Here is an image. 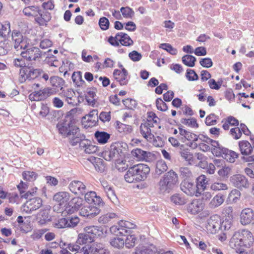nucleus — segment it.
Masks as SVG:
<instances>
[{"label": "nucleus", "mask_w": 254, "mask_h": 254, "mask_svg": "<svg viewBox=\"0 0 254 254\" xmlns=\"http://www.w3.org/2000/svg\"><path fill=\"white\" fill-rule=\"evenodd\" d=\"M254 239L253 234L249 230L243 229L234 233L231 239L230 245L241 254L244 248H249L253 244Z\"/></svg>", "instance_id": "obj_1"}, {"label": "nucleus", "mask_w": 254, "mask_h": 254, "mask_svg": "<svg viewBox=\"0 0 254 254\" xmlns=\"http://www.w3.org/2000/svg\"><path fill=\"white\" fill-rule=\"evenodd\" d=\"M149 172L150 168L148 165L139 164L129 168L125 175V179L129 183L143 181Z\"/></svg>", "instance_id": "obj_2"}, {"label": "nucleus", "mask_w": 254, "mask_h": 254, "mask_svg": "<svg viewBox=\"0 0 254 254\" xmlns=\"http://www.w3.org/2000/svg\"><path fill=\"white\" fill-rule=\"evenodd\" d=\"M57 127L60 134L70 139L71 143L73 138L81 135L79 128L72 122L70 117H66L64 120L59 122L57 125Z\"/></svg>", "instance_id": "obj_3"}, {"label": "nucleus", "mask_w": 254, "mask_h": 254, "mask_svg": "<svg viewBox=\"0 0 254 254\" xmlns=\"http://www.w3.org/2000/svg\"><path fill=\"white\" fill-rule=\"evenodd\" d=\"M177 182V174L173 170L169 171L159 181V191L161 193H169Z\"/></svg>", "instance_id": "obj_4"}, {"label": "nucleus", "mask_w": 254, "mask_h": 254, "mask_svg": "<svg viewBox=\"0 0 254 254\" xmlns=\"http://www.w3.org/2000/svg\"><path fill=\"white\" fill-rule=\"evenodd\" d=\"M85 137L82 134L74 137L71 141L72 145H75L79 143L80 148L87 154H94L98 152V147L92 144L89 140L85 139Z\"/></svg>", "instance_id": "obj_5"}, {"label": "nucleus", "mask_w": 254, "mask_h": 254, "mask_svg": "<svg viewBox=\"0 0 254 254\" xmlns=\"http://www.w3.org/2000/svg\"><path fill=\"white\" fill-rule=\"evenodd\" d=\"M46 53L42 52L38 47L27 46L25 49L20 52L22 58L28 61H38Z\"/></svg>", "instance_id": "obj_6"}, {"label": "nucleus", "mask_w": 254, "mask_h": 254, "mask_svg": "<svg viewBox=\"0 0 254 254\" xmlns=\"http://www.w3.org/2000/svg\"><path fill=\"white\" fill-rule=\"evenodd\" d=\"M43 72L42 69L40 68L34 69L31 67L24 66L20 69V82H23L26 80H32L36 78Z\"/></svg>", "instance_id": "obj_7"}, {"label": "nucleus", "mask_w": 254, "mask_h": 254, "mask_svg": "<svg viewBox=\"0 0 254 254\" xmlns=\"http://www.w3.org/2000/svg\"><path fill=\"white\" fill-rule=\"evenodd\" d=\"M12 42L14 48L17 51L25 49L29 44L26 37H23L22 34L17 31H13L12 33Z\"/></svg>", "instance_id": "obj_8"}, {"label": "nucleus", "mask_w": 254, "mask_h": 254, "mask_svg": "<svg viewBox=\"0 0 254 254\" xmlns=\"http://www.w3.org/2000/svg\"><path fill=\"white\" fill-rule=\"evenodd\" d=\"M122 149L118 143L112 144L108 150L102 152V156L106 160L111 161L114 159H118L120 156Z\"/></svg>", "instance_id": "obj_9"}, {"label": "nucleus", "mask_w": 254, "mask_h": 254, "mask_svg": "<svg viewBox=\"0 0 254 254\" xmlns=\"http://www.w3.org/2000/svg\"><path fill=\"white\" fill-rule=\"evenodd\" d=\"M55 94V91L52 88H45L43 90L34 91L29 95V99L31 101H39L44 100L48 97Z\"/></svg>", "instance_id": "obj_10"}, {"label": "nucleus", "mask_w": 254, "mask_h": 254, "mask_svg": "<svg viewBox=\"0 0 254 254\" xmlns=\"http://www.w3.org/2000/svg\"><path fill=\"white\" fill-rule=\"evenodd\" d=\"M42 205V200L39 197H35L27 201L23 205V211L26 213H31L32 211L39 209Z\"/></svg>", "instance_id": "obj_11"}, {"label": "nucleus", "mask_w": 254, "mask_h": 254, "mask_svg": "<svg viewBox=\"0 0 254 254\" xmlns=\"http://www.w3.org/2000/svg\"><path fill=\"white\" fill-rule=\"evenodd\" d=\"M230 181L233 186L240 190L248 188L250 186L248 179L241 174L233 175L230 178Z\"/></svg>", "instance_id": "obj_12"}, {"label": "nucleus", "mask_w": 254, "mask_h": 254, "mask_svg": "<svg viewBox=\"0 0 254 254\" xmlns=\"http://www.w3.org/2000/svg\"><path fill=\"white\" fill-rule=\"evenodd\" d=\"M221 228V219L218 215H213L208 220L207 229L211 233H216Z\"/></svg>", "instance_id": "obj_13"}, {"label": "nucleus", "mask_w": 254, "mask_h": 254, "mask_svg": "<svg viewBox=\"0 0 254 254\" xmlns=\"http://www.w3.org/2000/svg\"><path fill=\"white\" fill-rule=\"evenodd\" d=\"M153 126V124L150 121L146 122L144 124H141L140 127V132L142 135L148 141L152 142L154 141L155 136L151 132L150 127Z\"/></svg>", "instance_id": "obj_14"}, {"label": "nucleus", "mask_w": 254, "mask_h": 254, "mask_svg": "<svg viewBox=\"0 0 254 254\" xmlns=\"http://www.w3.org/2000/svg\"><path fill=\"white\" fill-rule=\"evenodd\" d=\"M68 188L75 194H84L87 191L86 186L81 181H73L69 184Z\"/></svg>", "instance_id": "obj_15"}, {"label": "nucleus", "mask_w": 254, "mask_h": 254, "mask_svg": "<svg viewBox=\"0 0 254 254\" xmlns=\"http://www.w3.org/2000/svg\"><path fill=\"white\" fill-rule=\"evenodd\" d=\"M98 111L97 110H93L89 114L82 117V121L83 123L86 122L87 123V125H85V127H92L96 126L98 122Z\"/></svg>", "instance_id": "obj_16"}, {"label": "nucleus", "mask_w": 254, "mask_h": 254, "mask_svg": "<svg viewBox=\"0 0 254 254\" xmlns=\"http://www.w3.org/2000/svg\"><path fill=\"white\" fill-rule=\"evenodd\" d=\"M254 220V213L251 208L244 209L240 214V222L243 225L250 224Z\"/></svg>", "instance_id": "obj_17"}, {"label": "nucleus", "mask_w": 254, "mask_h": 254, "mask_svg": "<svg viewBox=\"0 0 254 254\" xmlns=\"http://www.w3.org/2000/svg\"><path fill=\"white\" fill-rule=\"evenodd\" d=\"M113 75L115 79L120 83L121 85L127 84L128 81V72L125 68H123L122 70L115 69Z\"/></svg>", "instance_id": "obj_18"}, {"label": "nucleus", "mask_w": 254, "mask_h": 254, "mask_svg": "<svg viewBox=\"0 0 254 254\" xmlns=\"http://www.w3.org/2000/svg\"><path fill=\"white\" fill-rule=\"evenodd\" d=\"M100 209L97 206H85L80 211L81 215L89 218H91L99 214Z\"/></svg>", "instance_id": "obj_19"}, {"label": "nucleus", "mask_w": 254, "mask_h": 254, "mask_svg": "<svg viewBox=\"0 0 254 254\" xmlns=\"http://www.w3.org/2000/svg\"><path fill=\"white\" fill-rule=\"evenodd\" d=\"M50 206H48L40 210L37 217L38 223L40 225H45L51 221V217L49 215Z\"/></svg>", "instance_id": "obj_20"}, {"label": "nucleus", "mask_w": 254, "mask_h": 254, "mask_svg": "<svg viewBox=\"0 0 254 254\" xmlns=\"http://www.w3.org/2000/svg\"><path fill=\"white\" fill-rule=\"evenodd\" d=\"M204 207V204L202 202V200L196 199L193 200L189 204L188 211L192 214H195L201 211Z\"/></svg>", "instance_id": "obj_21"}, {"label": "nucleus", "mask_w": 254, "mask_h": 254, "mask_svg": "<svg viewBox=\"0 0 254 254\" xmlns=\"http://www.w3.org/2000/svg\"><path fill=\"white\" fill-rule=\"evenodd\" d=\"M180 186L182 190L188 195H194L197 187L195 184L190 182L188 181L183 182Z\"/></svg>", "instance_id": "obj_22"}, {"label": "nucleus", "mask_w": 254, "mask_h": 254, "mask_svg": "<svg viewBox=\"0 0 254 254\" xmlns=\"http://www.w3.org/2000/svg\"><path fill=\"white\" fill-rule=\"evenodd\" d=\"M239 149L243 155L249 156L253 152V148L251 143L247 140L240 141L239 142Z\"/></svg>", "instance_id": "obj_23"}, {"label": "nucleus", "mask_w": 254, "mask_h": 254, "mask_svg": "<svg viewBox=\"0 0 254 254\" xmlns=\"http://www.w3.org/2000/svg\"><path fill=\"white\" fill-rule=\"evenodd\" d=\"M87 249L89 254H110L109 251L105 249L102 244H94Z\"/></svg>", "instance_id": "obj_24"}, {"label": "nucleus", "mask_w": 254, "mask_h": 254, "mask_svg": "<svg viewBox=\"0 0 254 254\" xmlns=\"http://www.w3.org/2000/svg\"><path fill=\"white\" fill-rule=\"evenodd\" d=\"M115 38L119 40V43L125 46H130L133 44L132 40L126 33L123 32L118 33Z\"/></svg>", "instance_id": "obj_25"}, {"label": "nucleus", "mask_w": 254, "mask_h": 254, "mask_svg": "<svg viewBox=\"0 0 254 254\" xmlns=\"http://www.w3.org/2000/svg\"><path fill=\"white\" fill-rule=\"evenodd\" d=\"M70 194L66 191H60L56 193L53 197V200L59 203L60 205H63L66 203L69 199Z\"/></svg>", "instance_id": "obj_26"}, {"label": "nucleus", "mask_w": 254, "mask_h": 254, "mask_svg": "<svg viewBox=\"0 0 254 254\" xmlns=\"http://www.w3.org/2000/svg\"><path fill=\"white\" fill-rule=\"evenodd\" d=\"M50 81L51 85L54 87L52 89L55 90V93L57 92V90H62L64 84V80L63 78L59 76H53L50 78Z\"/></svg>", "instance_id": "obj_27"}, {"label": "nucleus", "mask_w": 254, "mask_h": 254, "mask_svg": "<svg viewBox=\"0 0 254 254\" xmlns=\"http://www.w3.org/2000/svg\"><path fill=\"white\" fill-rule=\"evenodd\" d=\"M184 145H181L180 154L181 157L189 164H191L193 161V155L189 148H184Z\"/></svg>", "instance_id": "obj_28"}, {"label": "nucleus", "mask_w": 254, "mask_h": 254, "mask_svg": "<svg viewBox=\"0 0 254 254\" xmlns=\"http://www.w3.org/2000/svg\"><path fill=\"white\" fill-rule=\"evenodd\" d=\"M84 230L86 233L93 237V240L95 237L100 236L103 234L101 228L97 226H86L84 228Z\"/></svg>", "instance_id": "obj_29"}, {"label": "nucleus", "mask_w": 254, "mask_h": 254, "mask_svg": "<svg viewBox=\"0 0 254 254\" xmlns=\"http://www.w3.org/2000/svg\"><path fill=\"white\" fill-rule=\"evenodd\" d=\"M62 96L64 97L69 104L74 105L75 101V93L71 89L63 90L61 93Z\"/></svg>", "instance_id": "obj_30"}, {"label": "nucleus", "mask_w": 254, "mask_h": 254, "mask_svg": "<svg viewBox=\"0 0 254 254\" xmlns=\"http://www.w3.org/2000/svg\"><path fill=\"white\" fill-rule=\"evenodd\" d=\"M51 19V16L50 13L48 11H45L42 13L40 9V13H38V16L35 18V21L40 25H45Z\"/></svg>", "instance_id": "obj_31"}, {"label": "nucleus", "mask_w": 254, "mask_h": 254, "mask_svg": "<svg viewBox=\"0 0 254 254\" xmlns=\"http://www.w3.org/2000/svg\"><path fill=\"white\" fill-rule=\"evenodd\" d=\"M22 11L26 16H33L36 18L38 16V13H40V8L36 5L28 6L25 7Z\"/></svg>", "instance_id": "obj_32"}, {"label": "nucleus", "mask_w": 254, "mask_h": 254, "mask_svg": "<svg viewBox=\"0 0 254 254\" xmlns=\"http://www.w3.org/2000/svg\"><path fill=\"white\" fill-rule=\"evenodd\" d=\"M150 153L145 151L140 148H136L131 151V154L136 158L137 160H147L148 155Z\"/></svg>", "instance_id": "obj_33"}, {"label": "nucleus", "mask_w": 254, "mask_h": 254, "mask_svg": "<svg viewBox=\"0 0 254 254\" xmlns=\"http://www.w3.org/2000/svg\"><path fill=\"white\" fill-rule=\"evenodd\" d=\"M95 138L100 144L106 143L110 138V134L105 131H96L94 134Z\"/></svg>", "instance_id": "obj_34"}, {"label": "nucleus", "mask_w": 254, "mask_h": 254, "mask_svg": "<svg viewBox=\"0 0 254 254\" xmlns=\"http://www.w3.org/2000/svg\"><path fill=\"white\" fill-rule=\"evenodd\" d=\"M224 201L223 195L218 194L215 195L209 203V207L210 208H215L220 206Z\"/></svg>", "instance_id": "obj_35"}, {"label": "nucleus", "mask_w": 254, "mask_h": 254, "mask_svg": "<svg viewBox=\"0 0 254 254\" xmlns=\"http://www.w3.org/2000/svg\"><path fill=\"white\" fill-rule=\"evenodd\" d=\"M93 241V237H91L90 235L86 233L85 234L81 233L78 235L76 243L79 245H83L91 243Z\"/></svg>", "instance_id": "obj_36"}, {"label": "nucleus", "mask_w": 254, "mask_h": 254, "mask_svg": "<svg viewBox=\"0 0 254 254\" xmlns=\"http://www.w3.org/2000/svg\"><path fill=\"white\" fill-rule=\"evenodd\" d=\"M110 243L114 248L120 249L124 247L125 241L123 238L115 237L110 240Z\"/></svg>", "instance_id": "obj_37"}, {"label": "nucleus", "mask_w": 254, "mask_h": 254, "mask_svg": "<svg viewBox=\"0 0 254 254\" xmlns=\"http://www.w3.org/2000/svg\"><path fill=\"white\" fill-rule=\"evenodd\" d=\"M106 193L107 196L114 204H117L118 203V199L115 193V190H113L112 187L109 188L108 189L104 191Z\"/></svg>", "instance_id": "obj_38"}, {"label": "nucleus", "mask_w": 254, "mask_h": 254, "mask_svg": "<svg viewBox=\"0 0 254 254\" xmlns=\"http://www.w3.org/2000/svg\"><path fill=\"white\" fill-rule=\"evenodd\" d=\"M208 182V179L205 175L199 176L196 179V184H195L197 186L196 188L204 190L206 188Z\"/></svg>", "instance_id": "obj_39"}, {"label": "nucleus", "mask_w": 254, "mask_h": 254, "mask_svg": "<svg viewBox=\"0 0 254 254\" xmlns=\"http://www.w3.org/2000/svg\"><path fill=\"white\" fill-rule=\"evenodd\" d=\"M167 169L168 166L164 161L161 160L157 162L155 170L157 174L161 175L166 171Z\"/></svg>", "instance_id": "obj_40"}, {"label": "nucleus", "mask_w": 254, "mask_h": 254, "mask_svg": "<svg viewBox=\"0 0 254 254\" xmlns=\"http://www.w3.org/2000/svg\"><path fill=\"white\" fill-rule=\"evenodd\" d=\"M238 157V154L234 151L227 150L224 153V158L230 163H234Z\"/></svg>", "instance_id": "obj_41"}, {"label": "nucleus", "mask_w": 254, "mask_h": 254, "mask_svg": "<svg viewBox=\"0 0 254 254\" xmlns=\"http://www.w3.org/2000/svg\"><path fill=\"white\" fill-rule=\"evenodd\" d=\"M231 168L227 166H223L219 169L218 175L222 178H228L231 174Z\"/></svg>", "instance_id": "obj_42"}, {"label": "nucleus", "mask_w": 254, "mask_h": 254, "mask_svg": "<svg viewBox=\"0 0 254 254\" xmlns=\"http://www.w3.org/2000/svg\"><path fill=\"white\" fill-rule=\"evenodd\" d=\"M196 58L193 56L187 55L183 57L182 62L186 65L193 67L195 65Z\"/></svg>", "instance_id": "obj_43"}, {"label": "nucleus", "mask_w": 254, "mask_h": 254, "mask_svg": "<svg viewBox=\"0 0 254 254\" xmlns=\"http://www.w3.org/2000/svg\"><path fill=\"white\" fill-rule=\"evenodd\" d=\"M117 217V215L114 213H108L106 214L101 216L98 218V222L102 224H106L109 222L112 219Z\"/></svg>", "instance_id": "obj_44"}, {"label": "nucleus", "mask_w": 254, "mask_h": 254, "mask_svg": "<svg viewBox=\"0 0 254 254\" xmlns=\"http://www.w3.org/2000/svg\"><path fill=\"white\" fill-rule=\"evenodd\" d=\"M10 24L8 21H4L1 24L0 28V36L1 37H6L10 32Z\"/></svg>", "instance_id": "obj_45"}, {"label": "nucleus", "mask_w": 254, "mask_h": 254, "mask_svg": "<svg viewBox=\"0 0 254 254\" xmlns=\"http://www.w3.org/2000/svg\"><path fill=\"white\" fill-rule=\"evenodd\" d=\"M22 175L24 180L29 182L35 181L38 176L37 174L33 171H24Z\"/></svg>", "instance_id": "obj_46"}, {"label": "nucleus", "mask_w": 254, "mask_h": 254, "mask_svg": "<svg viewBox=\"0 0 254 254\" xmlns=\"http://www.w3.org/2000/svg\"><path fill=\"white\" fill-rule=\"evenodd\" d=\"M171 200L172 202L176 205H183L186 203V200L184 197L179 194H175L172 195L171 197Z\"/></svg>", "instance_id": "obj_47"}, {"label": "nucleus", "mask_w": 254, "mask_h": 254, "mask_svg": "<svg viewBox=\"0 0 254 254\" xmlns=\"http://www.w3.org/2000/svg\"><path fill=\"white\" fill-rule=\"evenodd\" d=\"M210 189L214 191L227 190L228 187L227 184L221 182H215L211 185Z\"/></svg>", "instance_id": "obj_48"}, {"label": "nucleus", "mask_w": 254, "mask_h": 254, "mask_svg": "<svg viewBox=\"0 0 254 254\" xmlns=\"http://www.w3.org/2000/svg\"><path fill=\"white\" fill-rule=\"evenodd\" d=\"M120 10L124 17L126 18H131L134 16L133 10L128 6L122 7Z\"/></svg>", "instance_id": "obj_49"}, {"label": "nucleus", "mask_w": 254, "mask_h": 254, "mask_svg": "<svg viewBox=\"0 0 254 254\" xmlns=\"http://www.w3.org/2000/svg\"><path fill=\"white\" fill-rule=\"evenodd\" d=\"M136 238L134 235H128L125 241V245L126 248L130 249L133 248L135 244Z\"/></svg>", "instance_id": "obj_50"}, {"label": "nucleus", "mask_w": 254, "mask_h": 254, "mask_svg": "<svg viewBox=\"0 0 254 254\" xmlns=\"http://www.w3.org/2000/svg\"><path fill=\"white\" fill-rule=\"evenodd\" d=\"M124 105L129 109L133 110L136 108L137 103L135 100L131 99H126L123 100Z\"/></svg>", "instance_id": "obj_51"}, {"label": "nucleus", "mask_w": 254, "mask_h": 254, "mask_svg": "<svg viewBox=\"0 0 254 254\" xmlns=\"http://www.w3.org/2000/svg\"><path fill=\"white\" fill-rule=\"evenodd\" d=\"M181 123L183 124L188 125L191 127H198V125L196 122V120L194 118H190L189 119H182L181 121Z\"/></svg>", "instance_id": "obj_52"}, {"label": "nucleus", "mask_w": 254, "mask_h": 254, "mask_svg": "<svg viewBox=\"0 0 254 254\" xmlns=\"http://www.w3.org/2000/svg\"><path fill=\"white\" fill-rule=\"evenodd\" d=\"M96 89H91L88 91L86 99L88 103H94L96 96Z\"/></svg>", "instance_id": "obj_53"}, {"label": "nucleus", "mask_w": 254, "mask_h": 254, "mask_svg": "<svg viewBox=\"0 0 254 254\" xmlns=\"http://www.w3.org/2000/svg\"><path fill=\"white\" fill-rule=\"evenodd\" d=\"M222 214L226 219L233 220V208L231 206L225 207L223 210Z\"/></svg>", "instance_id": "obj_54"}, {"label": "nucleus", "mask_w": 254, "mask_h": 254, "mask_svg": "<svg viewBox=\"0 0 254 254\" xmlns=\"http://www.w3.org/2000/svg\"><path fill=\"white\" fill-rule=\"evenodd\" d=\"M186 77L189 81H195L198 79V76L192 69H188L186 73Z\"/></svg>", "instance_id": "obj_55"}, {"label": "nucleus", "mask_w": 254, "mask_h": 254, "mask_svg": "<svg viewBox=\"0 0 254 254\" xmlns=\"http://www.w3.org/2000/svg\"><path fill=\"white\" fill-rule=\"evenodd\" d=\"M240 196V191L237 189H234L229 193V198L232 199L233 202H236L239 199Z\"/></svg>", "instance_id": "obj_56"}, {"label": "nucleus", "mask_w": 254, "mask_h": 254, "mask_svg": "<svg viewBox=\"0 0 254 254\" xmlns=\"http://www.w3.org/2000/svg\"><path fill=\"white\" fill-rule=\"evenodd\" d=\"M160 48L167 51L169 53L173 55L177 54V51L176 49L174 48L170 44L164 43L161 44Z\"/></svg>", "instance_id": "obj_57"}, {"label": "nucleus", "mask_w": 254, "mask_h": 254, "mask_svg": "<svg viewBox=\"0 0 254 254\" xmlns=\"http://www.w3.org/2000/svg\"><path fill=\"white\" fill-rule=\"evenodd\" d=\"M94 166L97 171L100 172H103L105 169V166L103 163V160L100 158L95 159Z\"/></svg>", "instance_id": "obj_58"}, {"label": "nucleus", "mask_w": 254, "mask_h": 254, "mask_svg": "<svg viewBox=\"0 0 254 254\" xmlns=\"http://www.w3.org/2000/svg\"><path fill=\"white\" fill-rule=\"evenodd\" d=\"M109 20L105 17H101L99 19V25L103 30H107L109 28Z\"/></svg>", "instance_id": "obj_59"}, {"label": "nucleus", "mask_w": 254, "mask_h": 254, "mask_svg": "<svg viewBox=\"0 0 254 254\" xmlns=\"http://www.w3.org/2000/svg\"><path fill=\"white\" fill-rule=\"evenodd\" d=\"M90 204H92V206H97L100 208V207L104 205V202L100 196L96 195L95 197L92 198V202Z\"/></svg>", "instance_id": "obj_60"}, {"label": "nucleus", "mask_w": 254, "mask_h": 254, "mask_svg": "<svg viewBox=\"0 0 254 254\" xmlns=\"http://www.w3.org/2000/svg\"><path fill=\"white\" fill-rule=\"evenodd\" d=\"M156 105L157 109L161 111H166L168 109L167 104L161 98L156 99Z\"/></svg>", "instance_id": "obj_61"}, {"label": "nucleus", "mask_w": 254, "mask_h": 254, "mask_svg": "<svg viewBox=\"0 0 254 254\" xmlns=\"http://www.w3.org/2000/svg\"><path fill=\"white\" fill-rule=\"evenodd\" d=\"M69 204L75 208V209L78 210L82 204V199L80 197H74L71 200Z\"/></svg>", "instance_id": "obj_62"}, {"label": "nucleus", "mask_w": 254, "mask_h": 254, "mask_svg": "<svg viewBox=\"0 0 254 254\" xmlns=\"http://www.w3.org/2000/svg\"><path fill=\"white\" fill-rule=\"evenodd\" d=\"M67 222V217L61 218L55 223V227L60 229L68 227Z\"/></svg>", "instance_id": "obj_63"}, {"label": "nucleus", "mask_w": 254, "mask_h": 254, "mask_svg": "<svg viewBox=\"0 0 254 254\" xmlns=\"http://www.w3.org/2000/svg\"><path fill=\"white\" fill-rule=\"evenodd\" d=\"M128 56L130 59L134 62H138L140 61L142 58L141 54L136 51H133L130 53Z\"/></svg>", "instance_id": "obj_64"}]
</instances>
